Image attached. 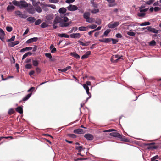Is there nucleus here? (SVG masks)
<instances>
[{
  "label": "nucleus",
  "instance_id": "f257e3e1",
  "mask_svg": "<svg viewBox=\"0 0 161 161\" xmlns=\"http://www.w3.org/2000/svg\"><path fill=\"white\" fill-rule=\"evenodd\" d=\"M62 19L58 16H56L53 21V28L54 29H56L58 27L57 24L59 23V26L61 27H67L71 23V21H69L68 23H64L61 22Z\"/></svg>",
  "mask_w": 161,
  "mask_h": 161
},
{
  "label": "nucleus",
  "instance_id": "423d86ee",
  "mask_svg": "<svg viewBox=\"0 0 161 161\" xmlns=\"http://www.w3.org/2000/svg\"><path fill=\"white\" fill-rule=\"evenodd\" d=\"M68 9L70 11H74L78 9L77 7L75 5H70L67 7Z\"/></svg>",
  "mask_w": 161,
  "mask_h": 161
},
{
  "label": "nucleus",
  "instance_id": "393cba45",
  "mask_svg": "<svg viewBox=\"0 0 161 161\" xmlns=\"http://www.w3.org/2000/svg\"><path fill=\"white\" fill-rule=\"evenodd\" d=\"M90 15V14L88 12H85L83 14V18L85 19H87Z\"/></svg>",
  "mask_w": 161,
  "mask_h": 161
},
{
  "label": "nucleus",
  "instance_id": "c03bdc74",
  "mask_svg": "<svg viewBox=\"0 0 161 161\" xmlns=\"http://www.w3.org/2000/svg\"><path fill=\"white\" fill-rule=\"evenodd\" d=\"M112 38H105L104 39V43H108L111 41Z\"/></svg>",
  "mask_w": 161,
  "mask_h": 161
},
{
  "label": "nucleus",
  "instance_id": "f03ea898",
  "mask_svg": "<svg viewBox=\"0 0 161 161\" xmlns=\"http://www.w3.org/2000/svg\"><path fill=\"white\" fill-rule=\"evenodd\" d=\"M12 3L15 6L19 7L20 8H23L28 7L27 3L25 1H20L19 2L15 0L12 1Z\"/></svg>",
  "mask_w": 161,
  "mask_h": 161
},
{
  "label": "nucleus",
  "instance_id": "1a4fd4ad",
  "mask_svg": "<svg viewBox=\"0 0 161 161\" xmlns=\"http://www.w3.org/2000/svg\"><path fill=\"white\" fill-rule=\"evenodd\" d=\"M70 36L73 38H79L80 37V34L79 33H73L70 35Z\"/></svg>",
  "mask_w": 161,
  "mask_h": 161
},
{
  "label": "nucleus",
  "instance_id": "9d476101",
  "mask_svg": "<svg viewBox=\"0 0 161 161\" xmlns=\"http://www.w3.org/2000/svg\"><path fill=\"white\" fill-rule=\"evenodd\" d=\"M146 28H147V30L151 32L156 34H157L158 32V30L154 28H152L150 26H148L146 27Z\"/></svg>",
  "mask_w": 161,
  "mask_h": 161
},
{
  "label": "nucleus",
  "instance_id": "9b49d317",
  "mask_svg": "<svg viewBox=\"0 0 161 161\" xmlns=\"http://www.w3.org/2000/svg\"><path fill=\"white\" fill-rule=\"evenodd\" d=\"M84 137L88 140H92L94 138L93 136L91 134H86L84 136Z\"/></svg>",
  "mask_w": 161,
  "mask_h": 161
},
{
  "label": "nucleus",
  "instance_id": "6e6552de",
  "mask_svg": "<svg viewBox=\"0 0 161 161\" xmlns=\"http://www.w3.org/2000/svg\"><path fill=\"white\" fill-rule=\"evenodd\" d=\"M5 35V34L4 31L1 28H0V39L2 41H4V36Z\"/></svg>",
  "mask_w": 161,
  "mask_h": 161
},
{
  "label": "nucleus",
  "instance_id": "dca6fc26",
  "mask_svg": "<svg viewBox=\"0 0 161 161\" xmlns=\"http://www.w3.org/2000/svg\"><path fill=\"white\" fill-rule=\"evenodd\" d=\"M110 135L111 136H113L114 137L117 138H119L120 136H121V134L117 132H112L110 133Z\"/></svg>",
  "mask_w": 161,
  "mask_h": 161
},
{
  "label": "nucleus",
  "instance_id": "b1692460",
  "mask_svg": "<svg viewBox=\"0 0 161 161\" xmlns=\"http://www.w3.org/2000/svg\"><path fill=\"white\" fill-rule=\"evenodd\" d=\"M78 29L79 31H85L88 30V26L85 27V26H81L79 27L78 28Z\"/></svg>",
  "mask_w": 161,
  "mask_h": 161
},
{
  "label": "nucleus",
  "instance_id": "7ed1b4c3",
  "mask_svg": "<svg viewBox=\"0 0 161 161\" xmlns=\"http://www.w3.org/2000/svg\"><path fill=\"white\" fill-rule=\"evenodd\" d=\"M119 23L118 22H115L113 23H109L108 25L109 28H114L119 25Z\"/></svg>",
  "mask_w": 161,
  "mask_h": 161
},
{
  "label": "nucleus",
  "instance_id": "13d9d810",
  "mask_svg": "<svg viewBox=\"0 0 161 161\" xmlns=\"http://www.w3.org/2000/svg\"><path fill=\"white\" fill-rule=\"evenodd\" d=\"M156 42L154 40H153L150 42L149 44L151 46H154L156 45Z\"/></svg>",
  "mask_w": 161,
  "mask_h": 161
},
{
  "label": "nucleus",
  "instance_id": "39448f33",
  "mask_svg": "<svg viewBox=\"0 0 161 161\" xmlns=\"http://www.w3.org/2000/svg\"><path fill=\"white\" fill-rule=\"evenodd\" d=\"M155 144L154 143H146L144 144V145L146 146H149L147 147L148 149H156L157 148V147L155 146H153V145Z\"/></svg>",
  "mask_w": 161,
  "mask_h": 161
},
{
  "label": "nucleus",
  "instance_id": "c85d7f7f",
  "mask_svg": "<svg viewBox=\"0 0 161 161\" xmlns=\"http://www.w3.org/2000/svg\"><path fill=\"white\" fill-rule=\"evenodd\" d=\"M86 21L89 23L94 22V19L93 18L89 17L87 19H86Z\"/></svg>",
  "mask_w": 161,
  "mask_h": 161
},
{
  "label": "nucleus",
  "instance_id": "2f4dec72",
  "mask_svg": "<svg viewBox=\"0 0 161 161\" xmlns=\"http://www.w3.org/2000/svg\"><path fill=\"white\" fill-rule=\"evenodd\" d=\"M15 112L14 110L12 108L10 109L8 111V114L9 115H11Z\"/></svg>",
  "mask_w": 161,
  "mask_h": 161
},
{
  "label": "nucleus",
  "instance_id": "0eeeda50",
  "mask_svg": "<svg viewBox=\"0 0 161 161\" xmlns=\"http://www.w3.org/2000/svg\"><path fill=\"white\" fill-rule=\"evenodd\" d=\"M106 1L109 3L108 6L109 7H114L116 5L115 0H106Z\"/></svg>",
  "mask_w": 161,
  "mask_h": 161
},
{
  "label": "nucleus",
  "instance_id": "bf43d9fd",
  "mask_svg": "<svg viewBox=\"0 0 161 161\" xmlns=\"http://www.w3.org/2000/svg\"><path fill=\"white\" fill-rule=\"evenodd\" d=\"M6 29L8 32H11L12 30V28L11 27L7 26L6 27Z\"/></svg>",
  "mask_w": 161,
  "mask_h": 161
},
{
  "label": "nucleus",
  "instance_id": "864d4df0",
  "mask_svg": "<svg viewBox=\"0 0 161 161\" xmlns=\"http://www.w3.org/2000/svg\"><path fill=\"white\" fill-rule=\"evenodd\" d=\"M32 67L31 64H26L25 66V68L28 69H31V68Z\"/></svg>",
  "mask_w": 161,
  "mask_h": 161
},
{
  "label": "nucleus",
  "instance_id": "ddd939ff",
  "mask_svg": "<svg viewBox=\"0 0 161 161\" xmlns=\"http://www.w3.org/2000/svg\"><path fill=\"white\" fill-rule=\"evenodd\" d=\"M38 38L37 37H33L28 40L26 43L28 44L31 43L33 42H36L38 40Z\"/></svg>",
  "mask_w": 161,
  "mask_h": 161
},
{
  "label": "nucleus",
  "instance_id": "e2e57ef3",
  "mask_svg": "<svg viewBox=\"0 0 161 161\" xmlns=\"http://www.w3.org/2000/svg\"><path fill=\"white\" fill-rule=\"evenodd\" d=\"M75 1V0H66L65 1V2L69 4H70L73 3Z\"/></svg>",
  "mask_w": 161,
  "mask_h": 161
},
{
  "label": "nucleus",
  "instance_id": "de8ad7c7",
  "mask_svg": "<svg viewBox=\"0 0 161 161\" xmlns=\"http://www.w3.org/2000/svg\"><path fill=\"white\" fill-rule=\"evenodd\" d=\"M111 30L110 29H107L104 32V35H105V36H107L109 33L110 32Z\"/></svg>",
  "mask_w": 161,
  "mask_h": 161
},
{
  "label": "nucleus",
  "instance_id": "c9c22d12",
  "mask_svg": "<svg viewBox=\"0 0 161 161\" xmlns=\"http://www.w3.org/2000/svg\"><path fill=\"white\" fill-rule=\"evenodd\" d=\"M41 26L42 28H45L48 27V25L46 23L43 22L41 24Z\"/></svg>",
  "mask_w": 161,
  "mask_h": 161
},
{
  "label": "nucleus",
  "instance_id": "ea45409f",
  "mask_svg": "<svg viewBox=\"0 0 161 161\" xmlns=\"http://www.w3.org/2000/svg\"><path fill=\"white\" fill-rule=\"evenodd\" d=\"M97 27V25L95 24H92L91 25H89L88 26V27L89 28L91 29H94L96 28Z\"/></svg>",
  "mask_w": 161,
  "mask_h": 161
},
{
  "label": "nucleus",
  "instance_id": "603ef678",
  "mask_svg": "<svg viewBox=\"0 0 161 161\" xmlns=\"http://www.w3.org/2000/svg\"><path fill=\"white\" fill-rule=\"evenodd\" d=\"M127 33L128 35L130 36H134L135 35V33L133 32L128 31Z\"/></svg>",
  "mask_w": 161,
  "mask_h": 161
},
{
  "label": "nucleus",
  "instance_id": "a878e982",
  "mask_svg": "<svg viewBox=\"0 0 161 161\" xmlns=\"http://www.w3.org/2000/svg\"><path fill=\"white\" fill-rule=\"evenodd\" d=\"M16 111L20 114H22L23 113L22 107L21 106L18 107L15 109Z\"/></svg>",
  "mask_w": 161,
  "mask_h": 161
},
{
  "label": "nucleus",
  "instance_id": "a211bd4d",
  "mask_svg": "<svg viewBox=\"0 0 161 161\" xmlns=\"http://www.w3.org/2000/svg\"><path fill=\"white\" fill-rule=\"evenodd\" d=\"M27 20L29 21L30 23H31L35 22L36 19L34 17H30L27 18Z\"/></svg>",
  "mask_w": 161,
  "mask_h": 161
},
{
  "label": "nucleus",
  "instance_id": "6ab92c4d",
  "mask_svg": "<svg viewBox=\"0 0 161 161\" xmlns=\"http://www.w3.org/2000/svg\"><path fill=\"white\" fill-rule=\"evenodd\" d=\"M119 138L121 141H124L125 142H129V140L126 138V137H125V136L123 135L122 134H121V136H120V137Z\"/></svg>",
  "mask_w": 161,
  "mask_h": 161
},
{
  "label": "nucleus",
  "instance_id": "5fc2aeb1",
  "mask_svg": "<svg viewBox=\"0 0 161 161\" xmlns=\"http://www.w3.org/2000/svg\"><path fill=\"white\" fill-rule=\"evenodd\" d=\"M45 56L48 58L50 59H51L52 58V56L51 53H45Z\"/></svg>",
  "mask_w": 161,
  "mask_h": 161
},
{
  "label": "nucleus",
  "instance_id": "4be33fe9",
  "mask_svg": "<svg viewBox=\"0 0 161 161\" xmlns=\"http://www.w3.org/2000/svg\"><path fill=\"white\" fill-rule=\"evenodd\" d=\"M71 68V66H68L65 68H64L63 69H58V71H60L62 72H65L67 70L70 69Z\"/></svg>",
  "mask_w": 161,
  "mask_h": 161
},
{
  "label": "nucleus",
  "instance_id": "f3484780",
  "mask_svg": "<svg viewBox=\"0 0 161 161\" xmlns=\"http://www.w3.org/2000/svg\"><path fill=\"white\" fill-rule=\"evenodd\" d=\"M31 95V93L28 94L25 97L22 99V100L19 101V103L21 102L22 101H25L28 100Z\"/></svg>",
  "mask_w": 161,
  "mask_h": 161
},
{
  "label": "nucleus",
  "instance_id": "bb28decb",
  "mask_svg": "<svg viewBox=\"0 0 161 161\" xmlns=\"http://www.w3.org/2000/svg\"><path fill=\"white\" fill-rule=\"evenodd\" d=\"M121 57L119 56L118 55L113 56L111 58V61H112V60L114 58H116V59L115 60V62H117L119 59H121Z\"/></svg>",
  "mask_w": 161,
  "mask_h": 161
},
{
  "label": "nucleus",
  "instance_id": "f704fd0d",
  "mask_svg": "<svg viewBox=\"0 0 161 161\" xmlns=\"http://www.w3.org/2000/svg\"><path fill=\"white\" fill-rule=\"evenodd\" d=\"M86 92L87 94L89 96V97L86 98L85 103H86L87 101L88 100V99L90 98L91 97V94L89 92V89L87 90H86Z\"/></svg>",
  "mask_w": 161,
  "mask_h": 161
},
{
  "label": "nucleus",
  "instance_id": "680f3d73",
  "mask_svg": "<svg viewBox=\"0 0 161 161\" xmlns=\"http://www.w3.org/2000/svg\"><path fill=\"white\" fill-rule=\"evenodd\" d=\"M148 9V8H146L144 9H140V11L141 12H145L147 11Z\"/></svg>",
  "mask_w": 161,
  "mask_h": 161
},
{
  "label": "nucleus",
  "instance_id": "20e7f679",
  "mask_svg": "<svg viewBox=\"0 0 161 161\" xmlns=\"http://www.w3.org/2000/svg\"><path fill=\"white\" fill-rule=\"evenodd\" d=\"M27 9V11L30 14H33L35 13V9L31 5L28 7Z\"/></svg>",
  "mask_w": 161,
  "mask_h": 161
},
{
  "label": "nucleus",
  "instance_id": "09e8293b",
  "mask_svg": "<svg viewBox=\"0 0 161 161\" xmlns=\"http://www.w3.org/2000/svg\"><path fill=\"white\" fill-rule=\"evenodd\" d=\"M19 16L21 18L23 19H25L27 17V16L25 14H22V12L20 14V15H19Z\"/></svg>",
  "mask_w": 161,
  "mask_h": 161
},
{
  "label": "nucleus",
  "instance_id": "052dcab7",
  "mask_svg": "<svg viewBox=\"0 0 161 161\" xmlns=\"http://www.w3.org/2000/svg\"><path fill=\"white\" fill-rule=\"evenodd\" d=\"M68 136L69 137L73 138H75L77 137V136L74 134H68Z\"/></svg>",
  "mask_w": 161,
  "mask_h": 161
},
{
  "label": "nucleus",
  "instance_id": "72a5a7b5",
  "mask_svg": "<svg viewBox=\"0 0 161 161\" xmlns=\"http://www.w3.org/2000/svg\"><path fill=\"white\" fill-rule=\"evenodd\" d=\"M61 18H63V19H62L63 20V22L68 23L69 22H68V20H69V19L68 18H67V17H66V16H64L63 17H62L61 16Z\"/></svg>",
  "mask_w": 161,
  "mask_h": 161
},
{
  "label": "nucleus",
  "instance_id": "338daca9",
  "mask_svg": "<svg viewBox=\"0 0 161 161\" xmlns=\"http://www.w3.org/2000/svg\"><path fill=\"white\" fill-rule=\"evenodd\" d=\"M161 10V8L159 7H155L154 8V11L155 12Z\"/></svg>",
  "mask_w": 161,
  "mask_h": 161
},
{
  "label": "nucleus",
  "instance_id": "e433bc0d",
  "mask_svg": "<svg viewBox=\"0 0 161 161\" xmlns=\"http://www.w3.org/2000/svg\"><path fill=\"white\" fill-rule=\"evenodd\" d=\"M53 18V15H48L46 17L47 20L49 21L51 20Z\"/></svg>",
  "mask_w": 161,
  "mask_h": 161
},
{
  "label": "nucleus",
  "instance_id": "69168bd1",
  "mask_svg": "<svg viewBox=\"0 0 161 161\" xmlns=\"http://www.w3.org/2000/svg\"><path fill=\"white\" fill-rule=\"evenodd\" d=\"M83 87L86 90H87L89 89V88L88 86L85 84H83Z\"/></svg>",
  "mask_w": 161,
  "mask_h": 161
},
{
  "label": "nucleus",
  "instance_id": "4d7b16f0",
  "mask_svg": "<svg viewBox=\"0 0 161 161\" xmlns=\"http://www.w3.org/2000/svg\"><path fill=\"white\" fill-rule=\"evenodd\" d=\"M47 6L51 7L52 9H56V7L55 5L53 4H48L47 5Z\"/></svg>",
  "mask_w": 161,
  "mask_h": 161
},
{
  "label": "nucleus",
  "instance_id": "774afa93",
  "mask_svg": "<svg viewBox=\"0 0 161 161\" xmlns=\"http://www.w3.org/2000/svg\"><path fill=\"white\" fill-rule=\"evenodd\" d=\"M21 12L19 10H17L15 12V14L16 15L19 16V15H20V14L21 13Z\"/></svg>",
  "mask_w": 161,
  "mask_h": 161
},
{
  "label": "nucleus",
  "instance_id": "58836bf2",
  "mask_svg": "<svg viewBox=\"0 0 161 161\" xmlns=\"http://www.w3.org/2000/svg\"><path fill=\"white\" fill-rule=\"evenodd\" d=\"M154 1V0H149L148 1H146V3L148 5H150L153 3Z\"/></svg>",
  "mask_w": 161,
  "mask_h": 161
},
{
  "label": "nucleus",
  "instance_id": "4468645a",
  "mask_svg": "<svg viewBox=\"0 0 161 161\" xmlns=\"http://www.w3.org/2000/svg\"><path fill=\"white\" fill-rule=\"evenodd\" d=\"M91 54V52L90 51H87L86 53L82 55L81 57L82 59L87 58Z\"/></svg>",
  "mask_w": 161,
  "mask_h": 161
},
{
  "label": "nucleus",
  "instance_id": "a18cd8bd",
  "mask_svg": "<svg viewBox=\"0 0 161 161\" xmlns=\"http://www.w3.org/2000/svg\"><path fill=\"white\" fill-rule=\"evenodd\" d=\"M35 87H32L30 88L27 91V92H30V93L32 94V92L35 90Z\"/></svg>",
  "mask_w": 161,
  "mask_h": 161
},
{
  "label": "nucleus",
  "instance_id": "3c124183",
  "mask_svg": "<svg viewBox=\"0 0 161 161\" xmlns=\"http://www.w3.org/2000/svg\"><path fill=\"white\" fill-rule=\"evenodd\" d=\"M42 22V20L41 19H38L36 21H35V24L36 25H39Z\"/></svg>",
  "mask_w": 161,
  "mask_h": 161
},
{
  "label": "nucleus",
  "instance_id": "37998d69",
  "mask_svg": "<svg viewBox=\"0 0 161 161\" xmlns=\"http://www.w3.org/2000/svg\"><path fill=\"white\" fill-rule=\"evenodd\" d=\"M99 11V10L98 9H96L93 10H91V12L93 14H96Z\"/></svg>",
  "mask_w": 161,
  "mask_h": 161
},
{
  "label": "nucleus",
  "instance_id": "79ce46f5",
  "mask_svg": "<svg viewBox=\"0 0 161 161\" xmlns=\"http://www.w3.org/2000/svg\"><path fill=\"white\" fill-rule=\"evenodd\" d=\"M150 24L149 22H145L144 23H142L141 24H140V25L141 26H146L148 25H150Z\"/></svg>",
  "mask_w": 161,
  "mask_h": 161
},
{
  "label": "nucleus",
  "instance_id": "4c0bfd02",
  "mask_svg": "<svg viewBox=\"0 0 161 161\" xmlns=\"http://www.w3.org/2000/svg\"><path fill=\"white\" fill-rule=\"evenodd\" d=\"M32 63L33 65L35 66H37L39 64L37 60H32Z\"/></svg>",
  "mask_w": 161,
  "mask_h": 161
},
{
  "label": "nucleus",
  "instance_id": "8fccbe9b",
  "mask_svg": "<svg viewBox=\"0 0 161 161\" xmlns=\"http://www.w3.org/2000/svg\"><path fill=\"white\" fill-rule=\"evenodd\" d=\"M146 14L145 13H141V12H139L137 13V15L139 17H144Z\"/></svg>",
  "mask_w": 161,
  "mask_h": 161
},
{
  "label": "nucleus",
  "instance_id": "aec40b11",
  "mask_svg": "<svg viewBox=\"0 0 161 161\" xmlns=\"http://www.w3.org/2000/svg\"><path fill=\"white\" fill-rule=\"evenodd\" d=\"M15 7L13 5H8L7 8V10L8 12L13 10L15 9Z\"/></svg>",
  "mask_w": 161,
  "mask_h": 161
},
{
  "label": "nucleus",
  "instance_id": "6e6d98bb",
  "mask_svg": "<svg viewBox=\"0 0 161 161\" xmlns=\"http://www.w3.org/2000/svg\"><path fill=\"white\" fill-rule=\"evenodd\" d=\"M15 38V36L14 35H13L12 36V37L9 39H8L7 40L8 42H12L14 40Z\"/></svg>",
  "mask_w": 161,
  "mask_h": 161
},
{
  "label": "nucleus",
  "instance_id": "c756f323",
  "mask_svg": "<svg viewBox=\"0 0 161 161\" xmlns=\"http://www.w3.org/2000/svg\"><path fill=\"white\" fill-rule=\"evenodd\" d=\"M32 53L31 52H29L25 54L23 56L22 60L24 59L27 57L28 56H30L32 55Z\"/></svg>",
  "mask_w": 161,
  "mask_h": 161
},
{
  "label": "nucleus",
  "instance_id": "2eb2a0df",
  "mask_svg": "<svg viewBox=\"0 0 161 161\" xmlns=\"http://www.w3.org/2000/svg\"><path fill=\"white\" fill-rule=\"evenodd\" d=\"M19 41H16L12 42L8 44V46L10 47H13L15 45L19 44Z\"/></svg>",
  "mask_w": 161,
  "mask_h": 161
},
{
  "label": "nucleus",
  "instance_id": "a19ab883",
  "mask_svg": "<svg viewBox=\"0 0 161 161\" xmlns=\"http://www.w3.org/2000/svg\"><path fill=\"white\" fill-rule=\"evenodd\" d=\"M91 3L92 4V6L94 8H96L97 7L98 4L97 3L94 2V0L91 1Z\"/></svg>",
  "mask_w": 161,
  "mask_h": 161
},
{
  "label": "nucleus",
  "instance_id": "7c9ffc66",
  "mask_svg": "<svg viewBox=\"0 0 161 161\" xmlns=\"http://www.w3.org/2000/svg\"><path fill=\"white\" fill-rule=\"evenodd\" d=\"M83 148V146H76L75 147V149L78 150V152L79 153L82 150Z\"/></svg>",
  "mask_w": 161,
  "mask_h": 161
},
{
  "label": "nucleus",
  "instance_id": "5701e85b",
  "mask_svg": "<svg viewBox=\"0 0 161 161\" xmlns=\"http://www.w3.org/2000/svg\"><path fill=\"white\" fill-rule=\"evenodd\" d=\"M66 11L67 10L65 8L62 7L61 8L59 9L58 12L60 14H64L66 13Z\"/></svg>",
  "mask_w": 161,
  "mask_h": 161
},
{
  "label": "nucleus",
  "instance_id": "f8f14e48",
  "mask_svg": "<svg viewBox=\"0 0 161 161\" xmlns=\"http://www.w3.org/2000/svg\"><path fill=\"white\" fill-rule=\"evenodd\" d=\"M73 132L75 134H84V132L83 129H78L74 130Z\"/></svg>",
  "mask_w": 161,
  "mask_h": 161
},
{
  "label": "nucleus",
  "instance_id": "49530a36",
  "mask_svg": "<svg viewBox=\"0 0 161 161\" xmlns=\"http://www.w3.org/2000/svg\"><path fill=\"white\" fill-rule=\"evenodd\" d=\"M36 11L38 13H41L42 11V9L40 6H37L35 8Z\"/></svg>",
  "mask_w": 161,
  "mask_h": 161
},
{
  "label": "nucleus",
  "instance_id": "473e14b6",
  "mask_svg": "<svg viewBox=\"0 0 161 161\" xmlns=\"http://www.w3.org/2000/svg\"><path fill=\"white\" fill-rule=\"evenodd\" d=\"M94 22L98 25H100L101 24V19L99 18H96V21L94 20Z\"/></svg>",
  "mask_w": 161,
  "mask_h": 161
},
{
  "label": "nucleus",
  "instance_id": "cd10ccee",
  "mask_svg": "<svg viewBox=\"0 0 161 161\" xmlns=\"http://www.w3.org/2000/svg\"><path fill=\"white\" fill-rule=\"evenodd\" d=\"M58 36L60 37H65L67 38H69V36L65 34V33H62V34H58Z\"/></svg>",
  "mask_w": 161,
  "mask_h": 161
},
{
  "label": "nucleus",
  "instance_id": "412c9836",
  "mask_svg": "<svg viewBox=\"0 0 161 161\" xmlns=\"http://www.w3.org/2000/svg\"><path fill=\"white\" fill-rule=\"evenodd\" d=\"M70 55L76 59H79L80 58V56L75 52L71 53Z\"/></svg>",
  "mask_w": 161,
  "mask_h": 161
},
{
  "label": "nucleus",
  "instance_id": "0e129e2a",
  "mask_svg": "<svg viewBox=\"0 0 161 161\" xmlns=\"http://www.w3.org/2000/svg\"><path fill=\"white\" fill-rule=\"evenodd\" d=\"M111 41H112V44H115L118 42V40L116 39H113L112 38Z\"/></svg>",
  "mask_w": 161,
  "mask_h": 161
}]
</instances>
